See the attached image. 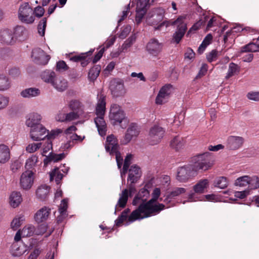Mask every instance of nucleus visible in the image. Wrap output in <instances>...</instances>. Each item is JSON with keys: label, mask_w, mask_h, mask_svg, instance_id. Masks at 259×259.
<instances>
[{"label": "nucleus", "mask_w": 259, "mask_h": 259, "mask_svg": "<svg viewBox=\"0 0 259 259\" xmlns=\"http://www.w3.org/2000/svg\"><path fill=\"white\" fill-rule=\"evenodd\" d=\"M161 193L160 189L155 188L152 194V198L145 204H141L138 209L132 212L128 221L132 223L137 220L148 218L158 213L164 208V205L157 202Z\"/></svg>", "instance_id": "1"}, {"label": "nucleus", "mask_w": 259, "mask_h": 259, "mask_svg": "<svg viewBox=\"0 0 259 259\" xmlns=\"http://www.w3.org/2000/svg\"><path fill=\"white\" fill-rule=\"evenodd\" d=\"M105 111V98L103 96H101L98 99L96 107L97 117L94 120L99 134L102 137L105 136L107 131L106 123L104 118Z\"/></svg>", "instance_id": "2"}, {"label": "nucleus", "mask_w": 259, "mask_h": 259, "mask_svg": "<svg viewBox=\"0 0 259 259\" xmlns=\"http://www.w3.org/2000/svg\"><path fill=\"white\" fill-rule=\"evenodd\" d=\"M106 151L110 155H115L118 168L120 169L122 164L123 159L118 151L119 145L117 139L113 135L107 137L105 145Z\"/></svg>", "instance_id": "3"}, {"label": "nucleus", "mask_w": 259, "mask_h": 259, "mask_svg": "<svg viewBox=\"0 0 259 259\" xmlns=\"http://www.w3.org/2000/svg\"><path fill=\"white\" fill-rule=\"evenodd\" d=\"M109 119L113 125H118L126 120L125 114L122 108L118 104H112L109 113Z\"/></svg>", "instance_id": "4"}, {"label": "nucleus", "mask_w": 259, "mask_h": 259, "mask_svg": "<svg viewBox=\"0 0 259 259\" xmlns=\"http://www.w3.org/2000/svg\"><path fill=\"white\" fill-rule=\"evenodd\" d=\"M18 16L21 22L27 24L32 23L35 20L33 10L27 3H23L20 6Z\"/></svg>", "instance_id": "5"}, {"label": "nucleus", "mask_w": 259, "mask_h": 259, "mask_svg": "<svg viewBox=\"0 0 259 259\" xmlns=\"http://www.w3.org/2000/svg\"><path fill=\"white\" fill-rule=\"evenodd\" d=\"M165 134V130L157 124L151 126L149 131L147 138L148 143L151 145L158 144L163 138Z\"/></svg>", "instance_id": "6"}, {"label": "nucleus", "mask_w": 259, "mask_h": 259, "mask_svg": "<svg viewBox=\"0 0 259 259\" xmlns=\"http://www.w3.org/2000/svg\"><path fill=\"white\" fill-rule=\"evenodd\" d=\"M35 173L32 170H25L23 172L19 179V186L24 191L30 190L33 186Z\"/></svg>", "instance_id": "7"}, {"label": "nucleus", "mask_w": 259, "mask_h": 259, "mask_svg": "<svg viewBox=\"0 0 259 259\" xmlns=\"http://www.w3.org/2000/svg\"><path fill=\"white\" fill-rule=\"evenodd\" d=\"M185 19V17L181 16L174 22V24L177 25V29L173 34L172 41L177 44L180 42L187 29V24L184 21Z\"/></svg>", "instance_id": "8"}, {"label": "nucleus", "mask_w": 259, "mask_h": 259, "mask_svg": "<svg viewBox=\"0 0 259 259\" xmlns=\"http://www.w3.org/2000/svg\"><path fill=\"white\" fill-rule=\"evenodd\" d=\"M212 165L206 154H203L195 157L193 164L191 165L192 170L196 172L200 170H206Z\"/></svg>", "instance_id": "9"}, {"label": "nucleus", "mask_w": 259, "mask_h": 259, "mask_svg": "<svg viewBox=\"0 0 259 259\" xmlns=\"http://www.w3.org/2000/svg\"><path fill=\"white\" fill-rule=\"evenodd\" d=\"M163 49V44L156 38L149 40L146 46L148 53L153 58L159 59V56Z\"/></svg>", "instance_id": "10"}, {"label": "nucleus", "mask_w": 259, "mask_h": 259, "mask_svg": "<svg viewBox=\"0 0 259 259\" xmlns=\"http://www.w3.org/2000/svg\"><path fill=\"white\" fill-rule=\"evenodd\" d=\"M136 192V188L133 185H130L128 190H123L119 195V198L115 208V213L123 208L127 201L128 196H131Z\"/></svg>", "instance_id": "11"}, {"label": "nucleus", "mask_w": 259, "mask_h": 259, "mask_svg": "<svg viewBox=\"0 0 259 259\" xmlns=\"http://www.w3.org/2000/svg\"><path fill=\"white\" fill-rule=\"evenodd\" d=\"M48 135V130L42 125L30 129L29 137L33 141L43 140Z\"/></svg>", "instance_id": "12"}, {"label": "nucleus", "mask_w": 259, "mask_h": 259, "mask_svg": "<svg viewBox=\"0 0 259 259\" xmlns=\"http://www.w3.org/2000/svg\"><path fill=\"white\" fill-rule=\"evenodd\" d=\"M31 57L37 64H47L50 59V57L40 48H35L32 51Z\"/></svg>", "instance_id": "13"}, {"label": "nucleus", "mask_w": 259, "mask_h": 259, "mask_svg": "<svg viewBox=\"0 0 259 259\" xmlns=\"http://www.w3.org/2000/svg\"><path fill=\"white\" fill-rule=\"evenodd\" d=\"M244 143V139L241 136H230L226 140V147L231 150H236L240 149Z\"/></svg>", "instance_id": "14"}, {"label": "nucleus", "mask_w": 259, "mask_h": 259, "mask_svg": "<svg viewBox=\"0 0 259 259\" xmlns=\"http://www.w3.org/2000/svg\"><path fill=\"white\" fill-rule=\"evenodd\" d=\"M110 89L114 97L122 96L125 94L123 82L121 80L114 79L111 81Z\"/></svg>", "instance_id": "15"}, {"label": "nucleus", "mask_w": 259, "mask_h": 259, "mask_svg": "<svg viewBox=\"0 0 259 259\" xmlns=\"http://www.w3.org/2000/svg\"><path fill=\"white\" fill-rule=\"evenodd\" d=\"M173 87L170 84L164 85L159 91L155 102L157 104L161 105L166 101L167 99L173 91Z\"/></svg>", "instance_id": "16"}, {"label": "nucleus", "mask_w": 259, "mask_h": 259, "mask_svg": "<svg viewBox=\"0 0 259 259\" xmlns=\"http://www.w3.org/2000/svg\"><path fill=\"white\" fill-rule=\"evenodd\" d=\"M149 0H138L137 4L136 21L137 24L141 22L145 15Z\"/></svg>", "instance_id": "17"}, {"label": "nucleus", "mask_w": 259, "mask_h": 259, "mask_svg": "<svg viewBox=\"0 0 259 259\" xmlns=\"http://www.w3.org/2000/svg\"><path fill=\"white\" fill-rule=\"evenodd\" d=\"M205 200L211 202H218L221 201V198L214 194H208L203 196H200L195 193H190L188 195L187 201L194 202Z\"/></svg>", "instance_id": "18"}, {"label": "nucleus", "mask_w": 259, "mask_h": 259, "mask_svg": "<svg viewBox=\"0 0 259 259\" xmlns=\"http://www.w3.org/2000/svg\"><path fill=\"white\" fill-rule=\"evenodd\" d=\"M35 232V227L31 224L25 225L22 230H18L14 237V241H20L21 237H29Z\"/></svg>", "instance_id": "19"}, {"label": "nucleus", "mask_w": 259, "mask_h": 259, "mask_svg": "<svg viewBox=\"0 0 259 259\" xmlns=\"http://www.w3.org/2000/svg\"><path fill=\"white\" fill-rule=\"evenodd\" d=\"M28 250V246L23 242L15 241L11 248V253L14 256H20Z\"/></svg>", "instance_id": "20"}, {"label": "nucleus", "mask_w": 259, "mask_h": 259, "mask_svg": "<svg viewBox=\"0 0 259 259\" xmlns=\"http://www.w3.org/2000/svg\"><path fill=\"white\" fill-rule=\"evenodd\" d=\"M41 119L42 117L40 114L36 112L30 113L26 117L25 125L31 129L41 124L40 123Z\"/></svg>", "instance_id": "21"}, {"label": "nucleus", "mask_w": 259, "mask_h": 259, "mask_svg": "<svg viewBox=\"0 0 259 259\" xmlns=\"http://www.w3.org/2000/svg\"><path fill=\"white\" fill-rule=\"evenodd\" d=\"M140 130L138 126L134 123L131 124L127 129L122 141V143L126 144L133 138H136L139 134Z\"/></svg>", "instance_id": "22"}, {"label": "nucleus", "mask_w": 259, "mask_h": 259, "mask_svg": "<svg viewBox=\"0 0 259 259\" xmlns=\"http://www.w3.org/2000/svg\"><path fill=\"white\" fill-rule=\"evenodd\" d=\"M41 163L37 154H31L25 160V168L26 170H35Z\"/></svg>", "instance_id": "23"}, {"label": "nucleus", "mask_w": 259, "mask_h": 259, "mask_svg": "<svg viewBox=\"0 0 259 259\" xmlns=\"http://www.w3.org/2000/svg\"><path fill=\"white\" fill-rule=\"evenodd\" d=\"M51 214V209L44 206L38 210L34 215V220L38 224L46 221Z\"/></svg>", "instance_id": "24"}, {"label": "nucleus", "mask_w": 259, "mask_h": 259, "mask_svg": "<svg viewBox=\"0 0 259 259\" xmlns=\"http://www.w3.org/2000/svg\"><path fill=\"white\" fill-rule=\"evenodd\" d=\"M192 171L191 165H187L179 168L177 179L180 182H186L191 176Z\"/></svg>", "instance_id": "25"}, {"label": "nucleus", "mask_w": 259, "mask_h": 259, "mask_svg": "<svg viewBox=\"0 0 259 259\" xmlns=\"http://www.w3.org/2000/svg\"><path fill=\"white\" fill-rule=\"evenodd\" d=\"M149 194V192L147 188L145 187L142 188L139 191L137 196L134 198L133 201V204L134 205L138 204L140 205L141 204L146 203V202H145L148 199Z\"/></svg>", "instance_id": "26"}, {"label": "nucleus", "mask_w": 259, "mask_h": 259, "mask_svg": "<svg viewBox=\"0 0 259 259\" xmlns=\"http://www.w3.org/2000/svg\"><path fill=\"white\" fill-rule=\"evenodd\" d=\"M141 175L140 168L136 165H133L129 169L127 181L132 184L136 183L140 178Z\"/></svg>", "instance_id": "27"}, {"label": "nucleus", "mask_w": 259, "mask_h": 259, "mask_svg": "<svg viewBox=\"0 0 259 259\" xmlns=\"http://www.w3.org/2000/svg\"><path fill=\"white\" fill-rule=\"evenodd\" d=\"M23 201L21 193L19 191H13L9 197V203L13 208L18 207Z\"/></svg>", "instance_id": "28"}, {"label": "nucleus", "mask_w": 259, "mask_h": 259, "mask_svg": "<svg viewBox=\"0 0 259 259\" xmlns=\"http://www.w3.org/2000/svg\"><path fill=\"white\" fill-rule=\"evenodd\" d=\"M0 40L5 44H12L15 41L12 30L9 29L2 30L0 32Z\"/></svg>", "instance_id": "29"}, {"label": "nucleus", "mask_w": 259, "mask_h": 259, "mask_svg": "<svg viewBox=\"0 0 259 259\" xmlns=\"http://www.w3.org/2000/svg\"><path fill=\"white\" fill-rule=\"evenodd\" d=\"M68 105L72 111L78 113L83 116H86V117H87V114L84 111L83 105L79 100L75 99L71 100L68 103Z\"/></svg>", "instance_id": "30"}, {"label": "nucleus", "mask_w": 259, "mask_h": 259, "mask_svg": "<svg viewBox=\"0 0 259 259\" xmlns=\"http://www.w3.org/2000/svg\"><path fill=\"white\" fill-rule=\"evenodd\" d=\"M52 85L57 91L63 92L67 89L68 87V81L62 77L56 76Z\"/></svg>", "instance_id": "31"}, {"label": "nucleus", "mask_w": 259, "mask_h": 259, "mask_svg": "<svg viewBox=\"0 0 259 259\" xmlns=\"http://www.w3.org/2000/svg\"><path fill=\"white\" fill-rule=\"evenodd\" d=\"M50 188L47 185H41L35 191L36 196L40 200H45L48 196Z\"/></svg>", "instance_id": "32"}, {"label": "nucleus", "mask_w": 259, "mask_h": 259, "mask_svg": "<svg viewBox=\"0 0 259 259\" xmlns=\"http://www.w3.org/2000/svg\"><path fill=\"white\" fill-rule=\"evenodd\" d=\"M20 96L24 98H32L39 96L40 91L35 88H29L22 90L20 92Z\"/></svg>", "instance_id": "33"}, {"label": "nucleus", "mask_w": 259, "mask_h": 259, "mask_svg": "<svg viewBox=\"0 0 259 259\" xmlns=\"http://www.w3.org/2000/svg\"><path fill=\"white\" fill-rule=\"evenodd\" d=\"M10 159V150L5 144H0V163H5Z\"/></svg>", "instance_id": "34"}, {"label": "nucleus", "mask_w": 259, "mask_h": 259, "mask_svg": "<svg viewBox=\"0 0 259 259\" xmlns=\"http://www.w3.org/2000/svg\"><path fill=\"white\" fill-rule=\"evenodd\" d=\"M68 199L65 198L61 201L59 207V212L60 215L57 217V221L61 222L63 220L67 215V209L68 208Z\"/></svg>", "instance_id": "35"}, {"label": "nucleus", "mask_w": 259, "mask_h": 259, "mask_svg": "<svg viewBox=\"0 0 259 259\" xmlns=\"http://www.w3.org/2000/svg\"><path fill=\"white\" fill-rule=\"evenodd\" d=\"M14 38L21 40L27 37V30L22 26H17L12 30Z\"/></svg>", "instance_id": "36"}, {"label": "nucleus", "mask_w": 259, "mask_h": 259, "mask_svg": "<svg viewBox=\"0 0 259 259\" xmlns=\"http://www.w3.org/2000/svg\"><path fill=\"white\" fill-rule=\"evenodd\" d=\"M208 185V181L207 179L201 180L193 186L194 192L191 193H195L197 195V194L202 193L204 192L205 189L207 188Z\"/></svg>", "instance_id": "37"}, {"label": "nucleus", "mask_w": 259, "mask_h": 259, "mask_svg": "<svg viewBox=\"0 0 259 259\" xmlns=\"http://www.w3.org/2000/svg\"><path fill=\"white\" fill-rule=\"evenodd\" d=\"M185 144V140L181 137L176 136L170 142V146L176 150L182 149Z\"/></svg>", "instance_id": "38"}, {"label": "nucleus", "mask_w": 259, "mask_h": 259, "mask_svg": "<svg viewBox=\"0 0 259 259\" xmlns=\"http://www.w3.org/2000/svg\"><path fill=\"white\" fill-rule=\"evenodd\" d=\"M40 77L45 82L52 84L56 75V73L53 71L46 70L41 73Z\"/></svg>", "instance_id": "39"}, {"label": "nucleus", "mask_w": 259, "mask_h": 259, "mask_svg": "<svg viewBox=\"0 0 259 259\" xmlns=\"http://www.w3.org/2000/svg\"><path fill=\"white\" fill-rule=\"evenodd\" d=\"M240 67L234 63H231L229 65L228 72L226 75V78L228 79L231 77L238 74L240 72Z\"/></svg>", "instance_id": "40"}, {"label": "nucleus", "mask_w": 259, "mask_h": 259, "mask_svg": "<svg viewBox=\"0 0 259 259\" xmlns=\"http://www.w3.org/2000/svg\"><path fill=\"white\" fill-rule=\"evenodd\" d=\"M63 175L60 172L58 167L54 168L50 172V181H55L57 185L60 183V181L63 178Z\"/></svg>", "instance_id": "41"}, {"label": "nucleus", "mask_w": 259, "mask_h": 259, "mask_svg": "<svg viewBox=\"0 0 259 259\" xmlns=\"http://www.w3.org/2000/svg\"><path fill=\"white\" fill-rule=\"evenodd\" d=\"M65 156V155L63 153L60 154L50 153L49 155L44 159V163L46 164L50 162H57L63 159Z\"/></svg>", "instance_id": "42"}, {"label": "nucleus", "mask_w": 259, "mask_h": 259, "mask_svg": "<svg viewBox=\"0 0 259 259\" xmlns=\"http://www.w3.org/2000/svg\"><path fill=\"white\" fill-rule=\"evenodd\" d=\"M11 87V83L8 77L4 75H0V91L8 90Z\"/></svg>", "instance_id": "43"}, {"label": "nucleus", "mask_w": 259, "mask_h": 259, "mask_svg": "<svg viewBox=\"0 0 259 259\" xmlns=\"http://www.w3.org/2000/svg\"><path fill=\"white\" fill-rule=\"evenodd\" d=\"M250 176L248 175L243 176L238 178L234 182L236 186L246 187L249 185Z\"/></svg>", "instance_id": "44"}, {"label": "nucleus", "mask_w": 259, "mask_h": 259, "mask_svg": "<svg viewBox=\"0 0 259 259\" xmlns=\"http://www.w3.org/2000/svg\"><path fill=\"white\" fill-rule=\"evenodd\" d=\"M259 51V44L256 41L255 42L249 43L242 47L241 49V52H255Z\"/></svg>", "instance_id": "45"}, {"label": "nucleus", "mask_w": 259, "mask_h": 259, "mask_svg": "<svg viewBox=\"0 0 259 259\" xmlns=\"http://www.w3.org/2000/svg\"><path fill=\"white\" fill-rule=\"evenodd\" d=\"M41 147V142H31L27 144L25 147V150L28 153H34L40 149Z\"/></svg>", "instance_id": "46"}, {"label": "nucleus", "mask_w": 259, "mask_h": 259, "mask_svg": "<svg viewBox=\"0 0 259 259\" xmlns=\"http://www.w3.org/2000/svg\"><path fill=\"white\" fill-rule=\"evenodd\" d=\"M132 158L133 155L131 154H129L127 155L124 159L123 168L120 170V176L122 179H123V177L125 176L127 171V169L129 167V165L131 163V160L132 159Z\"/></svg>", "instance_id": "47"}, {"label": "nucleus", "mask_w": 259, "mask_h": 259, "mask_svg": "<svg viewBox=\"0 0 259 259\" xmlns=\"http://www.w3.org/2000/svg\"><path fill=\"white\" fill-rule=\"evenodd\" d=\"M214 185L219 188L225 189L228 185V181L226 177H220L215 179Z\"/></svg>", "instance_id": "48"}, {"label": "nucleus", "mask_w": 259, "mask_h": 259, "mask_svg": "<svg viewBox=\"0 0 259 259\" xmlns=\"http://www.w3.org/2000/svg\"><path fill=\"white\" fill-rule=\"evenodd\" d=\"M23 215H19L15 217L11 222V227L13 230H17L24 221Z\"/></svg>", "instance_id": "49"}, {"label": "nucleus", "mask_w": 259, "mask_h": 259, "mask_svg": "<svg viewBox=\"0 0 259 259\" xmlns=\"http://www.w3.org/2000/svg\"><path fill=\"white\" fill-rule=\"evenodd\" d=\"M101 68L99 66H95L92 67L89 72V78L91 80H94L99 76Z\"/></svg>", "instance_id": "50"}, {"label": "nucleus", "mask_w": 259, "mask_h": 259, "mask_svg": "<svg viewBox=\"0 0 259 259\" xmlns=\"http://www.w3.org/2000/svg\"><path fill=\"white\" fill-rule=\"evenodd\" d=\"M66 115L67 108L64 107L57 112L55 116V119L59 122H66Z\"/></svg>", "instance_id": "51"}, {"label": "nucleus", "mask_w": 259, "mask_h": 259, "mask_svg": "<svg viewBox=\"0 0 259 259\" xmlns=\"http://www.w3.org/2000/svg\"><path fill=\"white\" fill-rule=\"evenodd\" d=\"M136 39V36L135 34L132 35L128 38H127L122 44L121 49L124 52L130 48L133 44L135 42Z\"/></svg>", "instance_id": "52"}, {"label": "nucleus", "mask_w": 259, "mask_h": 259, "mask_svg": "<svg viewBox=\"0 0 259 259\" xmlns=\"http://www.w3.org/2000/svg\"><path fill=\"white\" fill-rule=\"evenodd\" d=\"M259 188V177L256 176H250L249 188L256 189Z\"/></svg>", "instance_id": "53"}, {"label": "nucleus", "mask_w": 259, "mask_h": 259, "mask_svg": "<svg viewBox=\"0 0 259 259\" xmlns=\"http://www.w3.org/2000/svg\"><path fill=\"white\" fill-rule=\"evenodd\" d=\"M87 118L86 116H83L78 113H77L75 111H71L69 113L67 112L66 115V122L71 121L74 120L75 119H77L79 118Z\"/></svg>", "instance_id": "54"}, {"label": "nucleus", "mask_w": 259, "mask_h": 259, "mask_svg": "<svg viewBox=\"0 0 259 259\" xmlns=\"http://www.w3.org/2000/svg\"><path fill=\"white\" fill-rule=\"evenodd\" d=\"M47 25V18H42L38 25V32L41 36H44Z\"/></svg>", "instance_id": "55"}, {"label": "nucleus", "mask_w": 259, "mask_h": 259, "mask_svg": "<svg viewBox=\"0 0 259 259\" xmlns=\"http://www.w3.org/2000/svg\"><path fill=\"white\" fill-rule=\"evenodd\" d=\"M10 102V98L8 96L0 94V110L7 108Z\"/></svg>", "instance_id": "56"}, {"label": "nucleus", "mask_w": 259, "mask_h": 259, "mask_svg": "<svg viewBox=\"0 0 259 259\" xmlns=\"http://www.w3.org/2000/svg\"><path fill=\"white\" fill-rule=\"evenodd\" d=\"M42 149L41 155L44 156H46L47 153H48L51 149L52 148V145L51 142L48 141L45 143H42Z\"/></svg>", "instance_id": "57"}, {"label": "nucleus", "mask_w": 259, "mask_h": 259, "mask_svg": "<svg viewBox=\"0 0 259 259\" xmlns=\"http://www.w3.org/2000/svg\"><path fill=\"white\" fill-rule=\"evenodd\" d=\"M129 212L130 209H126L121 213V215L115 221V223L117 226H119L126 219Z\"/></svg>", "instance_id": "58"}, {"label": "nucleus", "mask_w": 259, "mask_h": 259, "mask_svg": "<svg viewBox=\"0 0 259 259\" xmlns=\"http://www.w3.org/2000/svg\"><path fill=\"white\" fill-rule=\"evenodd\" d=\"M219 55L220 53L219 52L216 50H212L207 55L206 58L208 62H211L215 61Z\"/></svg>", "instance_id": "59"}, {"label": "nucleus", "mask_w": 259, "mask_h": 259, "mask_svg": "<svg viewBox=\"0 0 259 259\" xmlns=\"http://www.w3.org/2000/svg\"><path fill=\"white\" fill-rule=\"evenodd\" d=\"M186 192V189L184 188H177L174 189L169 194L168 197L172 198L173 197L179 196L180 195L185 193Z\"/></svg>", "instance_id": "60"}, {"label": "nucleus", "mask_w": 259, "mask_h": 259, "mask_svg": "<svg viewBox=\"0 0 259 259\" xmlns=\"http://www.w3.org/2000/svg\"><path fill=\"white\" fill-rule=\"evenodd\" d=\"M246 96L249 100L254 101H259V92L252 91L248 92Z\"/></svg>", "instance_id": "61"}, {"label": "nucleus", "mask_w": 259, "mask_h": 259, "mask_svg": "<svg viewBox=\"0 0 259 259\" xmlns=\"http://www.w3.org/2000/svg\"><path fill=\"white\" fill-rule=\"evenodd\" d=\"M45 13V9L41 6H37L34 8L33 11V15L36 17L40 18L42 17Z\"/></svg>", "instance_id": "62"}, {"label": "nucleus", "mask_w": 259, "mask_h": 259, "mask_svg": "<svg viewBox=\"0 0 259 259\" xmlns=\"http://www.w3.org/2000/svg\"><path fill=\"white\" fill-rule=\"evenodd\" d=\"M48 228V226L46 224H41L38 226L36 231L35 233L37 235H42L45 232H46Z\"/></svg>", "instance_id": "63"}, {"label": "nucleus", "mask_w": 259, "mask_h": 259, "mask_svg": "<svg viewBox=\"0 0 259 259\" xmlns=\"http://www.w3.org/2000/svg\"><path fill=\"white\" fill-rule=\"evenodd\" d=\"M249 194L248 190H244L242 191H236L234 192V196L236 198L243 199L246 197Z\"/></svg>", "instance_id": "64"}]
</instances>
